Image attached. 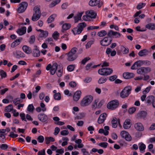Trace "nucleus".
Masks as SVG:
<instances>
[{
  "label": "nucleus",
  "instance_id": "nucleus-1",
  "mask_svg": "<svg viewBox=\"0 0 155 155\" xmlns=\"http://www.w3.org/2000/svg\"><path fill=\"white\" fill-rule=\"evenodd\" d=\"M77 51V48L73 47L68 53L65 54L67 56V60L68 61L72 62L76 59L78 57L76 54Z\"/></svg>",
  "mask_w": 155,
  "mask_h": 155
},
{
  "label": "nucleus",
  "instance_id": "nucleus-2",
  "mask_svg": "<svg viewBox=\"0 0 155 155\" xmlns=\"http://www.w3.org/2000/svg\"><path fill=\"white\" fill-rule=\"evenodd\" d=\"M86 24L84 22H82L78 24V26L73 29L72 31L74 35H78L80 34L83 30L84 28L86 26Z\"/></svg>",
  "mask_w": 155,
  "mask_h": 155
},
{
  "label": "nucleus",
  "instance_id": "nucleus-3",
  "mask_svg": "<svg viewBox=\"0 0 155 155\" xmlns=\"http://www.w3.org/2000/svg\"><path fill=\"white\" fill-rule=\"evenodd\" d=\"M34 13L31 18V20L33 21L38 20L41 16V12L39 7L38 6H35L34 8Z\"/></svg>",
  "mask_w": 155,
  "mask_h": 155
},
{
  "label": "nucleus",
  "instance_id": "nucleus-4",
  "mask_svg": "<svg viewBox=\"0 0 155 155\" xmlns=\"http://www.w3.org/2000/svg\"><path fill=\"white\" fill-rule=\"evenodd\" d=\"M131 90V87L128 86L125 87L120 93V97L123 98L127 97L130 94Z\"/></svg>",
  "mask_w": 155,
  "mask_h": 155
},
{
  "label": "nucleus",
  "instance_id": "nucleus-5",
  "mask_svg": "<svg viewBox=\"0 0 155 155\" xmlns=\"http://www.w3.org/2000/svg\"><path fill=\"white\" fill-rule=\"evenodd\" d=\"M119 103L118 100H116L112 101L109 102L107 104L108 108L113 110L115 109L119 106Z\"/></svg>",
  "mask_w": 155,
  "mask_h": 155
},
{
  "label": "nucleus",
  "instance_id": "nucleus-6",
  "mask_svg": "<svg viewBox=\"0 0 155 155\" xmlns=\"http://www.w3.org/2000/svg\"><path fill=\"white\" fill-rule=\"evenodd\" d=\"M93 97L91 95H88L84 97L81 102L82 106H86L89 105L93 100Z\"/></svg>",
  "mask_w": 155,
  "mask_h": 155
},
{
  "label": "nucleus",
  "instance_id": "nucleus-7",
  "mask_svg": "<svg viewBox=\"0 0 155 155\" xmlns=\"http://www.w3.org/2000/svg\"><path fill=\"white\" fill-rule=\"evenodd\" d=\"M28 5V3L25 2H22L19 4V7L17 9L18 12L22 13L24 12L26 10Z\"/></svg>",
  "mask_w": 155,
  "mask_h": 155
},
{
  "label": "nucleus",
  "instance_id": "nucleus-8",
  "mask_svg": "<svg viewBox=\"0 0 155 155\" xmlns=\"http://www.w3.org/2000/svg\"><path fill=\"white\" fill-rule=\"evenodd\" d=\"M107 36L109 37H112L113 38H119L121 36L120 33L117 31H113L110 30L107 33Z\"/></svg>",
  "mask_w": 155,
  "mask_h": 155
},
{
  "label": "nucleus",
  "instance_id": "nucleus-9",
  "mask_svg": "<svg viewBox=\"0 0 155 155\" xmlns=\"http://www.w3.org/2000/svg\"><path fill=\"white\" fill-rule=\"evenodd\" d=\"M120 135L122 137L124 138L127 141H130L131 140V137L129 133L124 130L121 132Z\"/></svg>",
  "mask_w": 155,
  "mask_h": 155
},
{
  "label": "nucleus",
  "instance_id": "nucleus-10",
  "mask_svg": "<svg viewBox=\"0 0 155 155\" xmlns=\"http://www.w3.org/2000/svg\"><path fill=\"white\" fill-rule=\"evenodd\" d=\"M120 49L121 51L118 50L117 51V53L119 55L121 54V52L124 54H127L129 53V49L127 47H125L123 45H121Z\"/></svg>",
  "mask_w": 155,
  "mask_h": 155
},
{
  "label": "nucleus",
  "instance_id": "nucleus-11",
  "mask_svg": "<svg viewBox=\"0 0 155 155\" xmlns=\"http://www.w3.org/2000/svg\"><path fill=\"white\" fill-rule=\"evenodd\" d=\"M86 14L88 15L89 18H95L97 15V13L93 10H90L86 12Z\"/></svg>",
  "mask_w": 155,
  "mask_h": 155
},
{
  "label": "nucleus",
  "instance_id": "nucleus-12",
  "mask_svg": "<svg viewBox=\"0 0 155 155\" xmlns=\"http://www.w3.org/2000/svg\"><path fill=\"white\" fill-rule=\"evenodd\" d=\"M38 118L39 120L43 122L46 121L48 119V116L43 113H41L39 114L38 115Z\"/></svg>",
  "mask_w": 155,
  "mask_h": 155
},
{
  "label": "nucleus",
  "instance_id": "nucleus-13",
  "mask_svg": "<svg viewBox=\"0 0 155 155\" xmlns=\"http://www.w3.org/2000/svg\"><path fill=\"white\" fill-rule=\"evenodd\" d=\"M107 114L105 113H104L101 114L97 120V122L99 124L103 123L106 119L107 117Z\"/></svg>",
  "mask_w": 155,
  "mask_h": 155
},
{
  "label": "nucleus",
  "instance_id": "nucleus-14",
  "mask_svg": "<svg viewBox=\"0 0 155 155\" xmlns=\"http://www.w3.org/2000/svg\"><path fill=\"white\" fill-rule=\"evenodd\" d=\"M109 37H106L100 41V44L103 46H106L109 45Z\"/></svg>",
  "mask_w": 155,
  "mask_h": 155
},
{
  "label": "nucleus",
  "instance_id": "nucleus-15",
  "mask_svg": "<svg viewBox=\"0 0 155 155\" xmlns=\"http://www.w3.org/2000/svg\"><path fill=\"white\" fill-rule=\"evenodd\" d=\"M135 128L138 131H141L144 130V127L143 124L140 123H135L134 125Z\"/></svg>",
  "mask_w": 155,
  "mask_h": 155
},
{
  "label": "nucleus",
  "instance_id": "nucleus-16",
  "mask_svg": "<svg viewBox=\"0 0 155 155\" xmlns=\"http://www.w3.org/2000/svg\"><path fill=\"white\" fill-rule=\"evenodd\" d=\"M81 94V92L80 91H76L73 95V100L75 101H78L80 98Z\"/></svg>",
  "mask_w": 155,
  "mask_h": 155
},
{
  "label": "nucleus",
  "instance_id": "nucleus-17",
  "mask_svg": "<svg viewBox=\"0 0 155 155\" xmlns=\"http://www.w3.org/2000/svg\"><path fill=\"white\" fill-rule=\"evenodd\" d=\"M58 64L56 63H55L52 64L50 71L51 74L53 75L54 74L58 68Z\"/></svg>",
  "mask_w": 155,
  "mask_h": 155
},
{
  "label": "nucleus",
  "instance_id": "nucleus-18",
  "mask_svg": "<svg viewBox=\"0 0 155 155\" xmlns=\"http://www.w3.org/2000/svg\"><path fill=\"white\" fill-rule=\"evenodd\" d=\"M131 120L130 119H126L123 125V127L125 129H128L131 127V125L130 123H131Z\"/></svg>",
  "mask_w": 155,
  "mask_h": 155
},
{
  "label": "nucleus",
  "instance_id": "nucleus-19",
  "mask_svg": "<svg viewBox=\"0 0 155 155\" xmlns=\"http://www.w3.org/2000/svg\"><path fill=\"white\" fill-rule=\"evenodd\" d=\"M26 28L23 27L20 28L18 29L16 31V32L19 35H22L26 32Z\"/></svg>",
  "mask_w": 155,
  "mask_h": 155
},
{
  "label": "nucleus",
  "instance_id": "nucleus-20",
  "mask_svg": "<svg viewBox=\"0 0 155 155\" xmlns=\"http://www.w3.org/2000/svg\"><path fill=\"white\" fill-rule=\"evenodd\" d=\"M22 48L23 51L27 54H30L32 52L31 48L27 45L23 46Z\"/></svg>",
  "mask_w": 155,
  "mask_h": 155
},
{
  "label": "nucleus",
  "instance_id": "nucleus-21",
  "mask_svg": "<svg viewBox=\"0 0 155 155\" xmlns=\"http://www.w3.org/2000/svg\"><path fill=\"white\" fill-rule=\"evenodd\" d=\"M134 76V74L132 73L126 72L123 74L124 78L126 79H129L133 78Z\"/></svg>",
  "mask_w": 155,
  "mask_h": 155
},
{
  "label": "nucleus",
  "instance_id": "nucleus-22",
  "mask_svg": "<svg viewBox=\"0 0 155 155\" xmlns=\"http://www.w3.org/2000/svg\"><path fill=\"white\" fill-rule=\"evenodd\" d=\"M149 53V51L147 50L143 49L140 51L138 54L140 57L145 56L147 55Z\"/></svg>",
  "mask_w": 155,
  "mask_h": 155
},
{
  "label": "nucleus",
  "instance_id": "nucleus-23",
  "mask_svg": "<svg viewBox=\"0 0 155 155\" xmlns=\"http://www.w3.org/2000/svg\"><path fill=\"white\" fill-rule=\"evenodd\" d=\"M147 115V112L145 111H142L139 112L137 114L138 117L145 119Z\"/></svg>",
  "mask_w": 155,
  "mask_h": 155
},
{
  "label": "nucleus",
  "instance_id": "nucleus-24",
  "mask_svg": "<svg viewBox=\"0 0 155 155\" xmlns=\"http://www.w3.org/2000/svg\"><path fill=\"white\" fill-rule=\"evenodd\" d=\"M155 100V97L153 96H150L148 97L146 99V103L149 105L152 104L153 101Z\"/></svg>",
  "mask_w": 155,
  "mask_h": 155
},
{
  "label": "nucleus",
  "instance_id": "nucleus-25",
  "mask_svg": "<svg viewBox=\"0 0 155 155\" xmlns=\"http://www.w3.org/2000/svg\"><path fill=\"white\" fill-rule=\"evenodd\" d=\"M21 40L22 38H20L15 40L11 44V47L12 48H14L18 46L20 44V42L21 41Z\"/></svg>",
  "mask_w": 155,
  "mask_h": 155
},
{
  "label": "nucleus",
  "instance_id": "nucleus-26",
  "mask_svg": "<svg viewBox=\"0 0 155 155\" xmlns=\"http://www.w3.org/2000/svg\"><path fill=\"white\" fill-rule=\"evenodd\" d=\"M145 27L149 30H155V24L152 23H149L145 25Z\"/></svg>",
  "mask_w": 155,
  "mask_h": 155
},
{
  "label": "nucleus",
  "instance_id": "nucleus-27",
  "mask_svg": "<svg viewBox=\"0 0 155 155\" xmlns=\"http://www.w3.org/2000/svg\"><path fill=\"white\" fill-rule=\"evenodd\" d=\"M56 16L57 15L56 14H53L51 15L47 19V22L48 23H51L54 21L55 18Z\"/></svg>",
  "mask_w": 155,
  "mask_h": 155
},
{
  "label": "nucleus",
  "instance_id": "nucleus-28",
  "mask_svg": "<svg viewBox=\"0 0 155 155\" xmlns=\"http://www.w3.org/2000/svg\"><path fill=\"white\" fill-rule=\"evenodd\" d=\"M99 1L100 0H91L89 2V4L91 6H94L97 5Z\"/></svg>",
  "mask_w": 155,
  "mask_h": 155
},
{
  "label": "nucleus",
  "instance_id": "nucleus-29",
  "mask_svg": "<svg viewBox=\"0 0 155 155\" xmlns=\"http://www.w3.org/2000/svg\"><path fill=\"white\" fill-rule=\"evenodd\" d=\"M71 25L70 24L65 23L63 24L62 26L63 30H62V31L63 32H64V31L69 29L71 28Z\"/></svg>",
  "mask_w": 155,
  "mask_h": 155
},
{
  "label": "nucleus",
  "instance_id": "nucleus-30",
  "mask_svg": "<svg viewBox=\"0 0 155 155\" xmlns=\"http://www.w3.org/2000/svg\"><path fill=\"white\" fill-rule=\"evenodd\" d=\"M117 120L116 117H114L113 118L111 122L113 127L116 128L117 127Z\"/></svg>",
  "mask_w": 155,
  "mask_h": 155
},
{
  "label": "nucleus",
  "instance_id": "nucleus-31",
  "mask_svg": "<svg viewBox=\"0 0 155 155\" xmlns=\"http://www.w3.org/2000/svg\"><path fill=\"white\" fill-rule=\"evenodd\" d=\"M15 53L16 54V57L17 58H24L25 56V54L20 51H16Z\"/></svg>",
  "mask_w": 155,
  "mask_h": 155
},
{
  "label": "nucleus",
  "instance_id": "nucleus-32",
  "mask_svg": "<svg viewBox=\"0 0 155 155\" xmlns=\"http://www.w3.org/2000/svg\"><path fill=\"white\" fill-rule=\"evenodd\" d=\"M33 55L35 57H38L40 55V51L37 48H35L33 50Z\"/></svg>",
  "mask_w": 155,
  "mask_h": 155
},
{
  "label": "nucleus",
  "instance_id": "nucleus-33",
  "mask_svg": "<svg viewBox=\"0 0 155 155\" xmlns=\"http://www.w3.org/2000/svg\"><path fill=\"white\" fill-rule=\"evenodd\" d=\"M54 139L52 137H50L45 138V141L47 144H49L50 142L54 141Z\"/></svg>",
  "mask_w": 155,
  "mask_h": 155
},
{
  "label": "nucleus",
  "instance_id": "nucleus-34",
  "mask_svg": "<svg viewBox=\"0 0 155 155\" xmlns=\"http://www.w3.org/2000/svg\"><path fill=\"white\" fill-rule=\"evenodd\" d=\"M105 76L110 75L112 73V69L110 68H105Z\"/></svg>",
  "mask_w": 155,
  "mask_h": 155
},
{
  "label": "nucleus",
  "instance_id": "nucleus-35",
  "mask_svg": "<svg viewBox=\"0 0 155 155\" xmlns=\"http://www.w3.org/2000/svg\"><path fill=\"white\" fill-rule=\"evenodd\" d=\"M48 35V32L47 31H43L41 33L39 36L40 37H45L46 38Z\"/></svg>",
  "mask_w": 155,
  "mask_h": 155
},
{
  "label": "nucleus",
  "instance_id": "nucleus-36",
  "mask_svg": "<svg viewBox=\"0 0 155 155\" xmlns=\"http://www.w3.org/2000/svg\"><path fill=\"white\" fill-rule=\"evenodd\" d=\"M105 68L100 69L98 70V72L99 74L101 75L105 76Z\"/></svg>",
  "mask_w": 155,
  "mask_h": 155
},
{
  "label": "nucleus",
  "instance_id": "nucleus-37",
  "mask_svg": "<svg viewBox=\"0 0 155 155\" xmlns=\"http://www.w3.org/2000/svg\"><path fill=\"white\" fill-rule=\"evenodd\" d=\"M107 34V31L105 30H103L99 32L98 33L97 35L99 36L102 37L105 36Z\"/></svg>",
  "mask_w": 155,
  "mask_h": 155
},
{
  "label": "nucleus",
  "instance_id": "nucleus-38",
  "mask_svg": "<svg viewBox=\"0 0 155 155\" xmlns=\"http://www.w3.org/2000/svg\"><path fill=\"white\" fill-rule=\"evenodd\" d=\"M54 97L55 100L58 101L60 100L61 98V94L58 92L54 94Z\"/></svg>",
  "mask_w": 155,
  "mask_h": 155
},
{
  "label": "nucleus",
  "instance_id": "nucleus-39",
  "mask_svg": "<svg viewBox=\"0 0 155 155\" xmlns=\"http://www.w3.org/2000/svg\"><path fill=\"white\" fill-rule=\"evenodd\" d=\"M34 110V107L32 104H29L27 107V110L30 112H32Z\"/></svg>",
  "mask_w": 155,
  "mask_h": 155
},
{
  "label": "nucleus",
  "instance_id": "nucleus-40",
  "mask_svg": "<svg viewBox=\"0 0 155 155\" xmlns=\"http://www.w3.org/2000/svg\"><path fill=\"white\" fill-rule=\"evenodd\" d=\"M13 107L12 104H9L5 107V110L8 112H10L12 110Z\"/></svg>",
  "mask_w": 155,
  "mask_h": 155
},
{
  "label": "nucleus",
  "instance_id": "nucleus-41",
  "mask_svg": "<svg viewBox=\"0 0 155 155\" xmlns=\"http://www.w3.org/2000/svg\"><path fill=\"white\" fill-rule=\"evenodd\" d=\"M137 73L139 74H144L143 67H141L138 69L137 71Z\"/></svg>",
  "mask_w": 155,
  "mask_h": 155
},
{
  "label": "nucleus",
  "instance_id": "nucleus-42",
  "mask_svg": "<svg viewBox=\"0 0 155 155\" xmlns=\"http://www.w3.org/2000/svg\"><path fill=\"white\" fill-rule=\"evenodd\" d=\"M107 78H104L102 77H101L98 80V82L99 84H102L106 82L107 80Z\"/></svg>",
  "mask_w": 155,
  "mask_h": 155
},
{
  "label": "nucleus",
  "instance_id": "nucleus-43",
  "mask_svg": "<svg viewBox=\"0 0 155 155\" xmlns=\"http://www.w3.org/2000/svg\"><path fill=\"white\" fill-rule=\"evenodd\" d=\"M21 102H22V101L19 97L16 98L13 100V102L15 105H17Z\"/></svg>",
  "mask_w": 155,
  "mask_h": 155
},
{
  "label": "nucleus",
  "instance_id": "nucleus-44",
  "mask_svg": "<svg viewBox=\"0 0 155 155\" xmlns=\"http://www.w3.org/2000/svg\"><path fill=\"white\" fill-rule=\"evenodd\" d=\"M37 140L38 142L42 143L43 142L44 140V138L43 136L42 135L39 136L37 138Z\"/></svg>",
  "mask_w": 155,
  "mask_h": 155
},
{
  "label": "nucleus",
  "instance_id": "nucleus-45",
  "mask_svg": "<svg viewBox=\"0 0 155 155\" xmlns=\"http://www.w3.org/2000/svg\"><path fill=\"white\" fill-rule=\"evenodd\" d=\"M59 34L57 31H55L52 34V37L54 39L57 40L59 37Z\"/></svg>",
  "mask_w": 155,
  "mask_h": 155
},
{
  "label": "nucleus",
  "instance_id": "nucleus-46",
  "mask_svg": "<svg viewBox=\"0 0 155 155\" xmlns=\"http://www.w3.org/2000/svg\"><path fill=\"white\" fill-rule=\"evenodd\" d=\"M74 65L71 64L68 66L67 70L69 71H72L74 69Z\"/></svg>",
  "mask_w": 155,
  "mask_h": 155
},
{
  "label": "nucleus",
  "instance_id": "nucleus-47",
  "mask_svg": "<svg viewBox=\"0 0 155 155\" xmlns=\"http://www.w3.org/2000/svg\"><path fill=\"white\" fill-rule=\"evenodd\" d=\"M108 144V143L107 142H101L99 143L98 145L103 148H106L107 147Z\"/></svg>",
  "mask_w": 155,
  "mask_h": 155
},
{
  "label": "nucleus",
  "instance_id": "nucleus-48",
  "mask_svg": "<svg viewBox=\"0 0 155 155\" xmlns=\"http://www.w3.org/2000/svg\"><path fill=\"white\" fill-rule=\"evenodd\" d=\"M144 74H147L150 72L151 71V68L149 67H143Z\"/></svg>",
  "mask_w": 155,
  "mask_h": 155
},
{
  "label": "nucleus",
  "instance_id": "nucleus-49",
  "mask_svg": "<svg viewBox=\"0 0 155 155\" xmlns=\"http://www.w3.org/2000/svg\"><path fill=\"white\" fill-rule=\"evenodd\" d=\"M146 3H139L137 6V8L139 10L142 8L144 6H145Z\"/></svg>",
  "mask_w": 155,
  "mask_h": 155
},
{
  "label": "nucleus",
  "instance_id": "nucleus-50",
  "mask_svg": "<svg viewBox=\"0 0 155 155\" xmlns=\"http://www.w3.org/2000/svg\"><path fill=\"white\" fill-rule=\"evenodd\" d=\"M137 64V66L140 67L144 64L143 60H139L136 62Z\"/></svg>",
  "mask_w": 155,
  "mask_h": 155
},
{
  "label": "nucleus",
  "instance_id": "nucleus-51",
  "mask_svg": "<svg viewBox=\"0 0 155 155\" xmlns=\"http://www.w3.org/2000/svg\"><path fill=\"white\" fill-rule=\"evenodd\" d=\"M92 65L93 64L91 63L87 64L85 67L86 70L87 71H88L91 69V68H93Z\"/></svg>",
  "mask_w": 155,
  "mask_h": 155
},
{
  "label": "nucleus",
  "instance_id": "nucleus-52",
  "mask_svg": "<svg viewBox=\"0 0 155 155\" xmlns=\"http://www.w3.org/2000/svg\"><path fill=\"white\" fill-rule=\"evenodd\" d=\"M94 42V41H89L85 45L86 48H88L90 47L91 45L93 44Z\"/></svg>",
  "mask_w": 155,
  "mask_h": 155
},
{
  "label": "nucleus",
  "instance_id": "nucleus-53",
  "mask_svg": "<svg viewBox=\"0 0 155 155\" xmlns=\"http://www.w3.org/2000/svg\"><path fill=\"white\" fill-rule=\"evenodd\" d=\"M35 37L34 35H32L30 37V40L29 41V43L30 44H33L35 41Z\"/></svg>",
  "mask_w": 155,
  "mask_h": 155
},
{
  "label": "nucleus",
  "instance_id": "nucleus-54",
  "mask_svg": "<svg viewBox=\"0 0 155 155\" xmlns=\"http://www.w3.org/2000/svg\"><path fill=\"white\" fill-rule=\"evenodd\" d=\"M0 74L2 78H5L7 76L6 73L3 70L0 71Z\"/></svg>",
  "mask_w": 155,
  "mask_h": 155
},
{
  "label": "nucleus",
  "instance_id": "nucleus-55",
  "mask_svg": "<svg viewBox=\"0 0 155 155\" xmlns=\"http://www.w3.org/2000/svg\"><path fill=\"white\" fill-rule=\"evenodd\" d=\"M90 59V58L89 57L85 58L81 61V63L82 64L84 65Z\"/></svg>",
  "mask_w": 155,
  "mask_h": 155
},
{
  "label": "nucleus",
  "instance_id": "nucleus-56",
  "mask_svg": "<svg viewBox=\"0 0 155 155\" xmlns=\"http://www.w3.org/2000/svg\"><path fill=\"white\" fill-rule=\"evenodd\" d=\"M69 134V132L68 130H63L60 132V134L62 136L67 135Z\"/></svg>",
  "mask_w": 155,
  "mask_h": 155
},
{
  "label": "nucleus",
  "instance_id": "nucleus-57",
  "mask_svg": "<svg viewBox=\"0 0 155 155\" xmlns=\"http://www.w3.org/2000/svg\"><path fill=\"white\" fill-rule=\"evenodd\" d=\"M146 148V145L143 143H141L139 147V149L140 151L144 150Z\"/></svg>",
  "mask_w": 155,
  "mask_h": 155
},
{
  "label": "nucleus",
  "instance_id": "nucleus-58",
  "mask_svg": "<svg viewBox=\"0 0 155 155\" xmlns=\"http://www.w3.org/2000/svg\"><path fill=\"white\" fill-rule=\"evenodd\" d=\"M81 152L83 153V155H90V153L87 151L86 149L85 148L82 149L81 150Z\"/></svg>",
  "mask_w": 155,
  "mask_h": 155
},
{
  "label": "nucleus",
  "instance_id": "nucleus-59",
  "mask_svg": "<svg viewBox=\"0 0 155 155\" xmlns=\"http://www.w3.org/2000/svg\"><path fill=\"white\" fill-rule=\"evenodd\" d=\"M136 110V108L135 107H133L129 109L128 112L129 114H131L134 113L135 111Z\"/></svg>",
  "mask_w": 155,
  "mask_h": 155
},
{
  "label": "nucleus",
  "instance_id": "nucleus-60",
  "mask_svg": "<svg viewBox=\"0 0 155 155\" xmlns=\"http://www.w3.org/2000/svg\"><path fill=\"white\" fill-rule=\"evenodd\" d=\"M98 101L97 100H95L92 105V108H93L95 109L96 108H97V103Z\"/></svg>",
  "mask_w": 155,
  "mask_h": 155
},
{
  "label": "nucleus",
  "instance_id": "nucleus-61",
  "mask_svg": "<svg viewBox=\"0 0 155 155\" xmlns=\"http://www.w3.org/2000/svg\"><path fill=\"white\" fill-rule=\"evenodd\" d=\"M8 146L7 144H1L0 145V147L2 150H5L8 148Z\"/></svg>",
  "mask_w": 155,
  "mask_h": 155
},
{
  "label": "nucleus",
  "instance_id": "nucleus-62",
  "mask_svg": "<svg viewBox=\"0 0 155 155\" xmlns=\"http://www.w3.org/2000/svg\"><path fill=\"white\" fill-rule=\"evenodd\" d=\"M117 78V76L114 75L109 77V80L112 81H114Z\"/></svg>",
  "mask_w": 155,
  "mask_h": 155
},
{
  "label": "nucleus",
  "instance_id": "nucleus-63",
  "mask_svg": "<svg viewBox=\"0 0 155 155\" xmlns=\"http://www.w3.org/2000/svg\"><path fill=\"white\" fill-rule=\"evenodd\" d=\"M20 116L22 120L27 121L26 118H25V114L24 113H21L20 114Z\"/></svg>",
  "mask_w": 155,
  "mask_h": 155
},
{
  "label": "nucleus",
  "instance_id": "nucleus-64",
  "mask_svg": "<svg viewBox=\"0 0 155 155\" xmlns=\"http://www.w3.org/2000/svg\"><path fill=\"white\" fill-rule=\"evenodd\" d=\"M69 85L71 87H74L76 86V84L75 81H71L69 83Z\"/></svg>",
  "mask_w": 155,
  "mask_h": 155
}]
</instances>
